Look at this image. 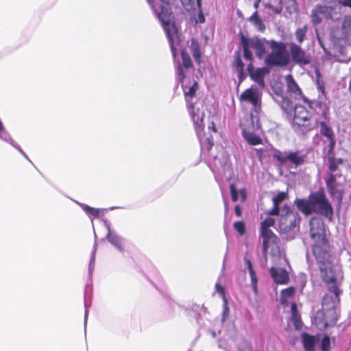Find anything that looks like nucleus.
<instances>
[{
	"mask_svg": "<svg viewBox=\"0 0 351 351\" xmlns=\"http://www.w3.org/2000/svg\"><path fill=\"white\" fill-rule=\"evenodd\" d=\"M232 66L236 69V70L244 69V64L241 60L240 51H236L234 53V61L232 63Z\"/></svg>",
	"mask_w": 351,
	"mask_h": 351,
	"instance_id": "obj_37",
	"label": "nucleus"
},
{
	"mask_svg": "<svg viewBox=\"0 0 351 351\" xmlns=\"http://www.w3.org/2000/svg\"><path fill=\"white\" fill-rule=\"evenodd\" d=\"M319 123L320 124V134L326 137L328 140V154H333L334 149L336 145V139L335 136L334 132L331 128H330L324 121H319Z\"/></svg>",
	"mask_w": 351,
	"mask_h": 351,
	"instance_id": "obj_16",
	"label": "nucleus"
},
{
	"mask_svg": "<svg viewBox=\"0 0 351 351\" xmlns=\"http://www.w3.org/2000/svg\"><path fill=\"white\" fill-rule=\"evenodd\" d=\"M230 190L232 201L235 202L238 200V192L234 184L232 183L230 184Z\"/></svg>",
	"mask_w": 351,
	"mask_h": 351,
	"instance_id": "obj_45",
	"label": "nucleus"
},
{
	"mask_svg": "<svg viewBox=\"0 0 351 351\" xmlns=\"http://www.w3.org/2000/svg\"><path fill=\"white\" fill-rule=\"evenodd\" d=\"M248 21L251 22L258 31L261 32L265 31V25L263 23L262 20L259 18L257 11L253 13V14L248 19Z\"/></svg>",
	"mask_w": 351,
	"mask_h": 351,
	"instance_id": "obj_31",
	"label": "nucleus"
},
{
	"mask_svg": "<svg viewBox=\"0 0 351 351\" xmlns=\"http://www.w3.org/2000/svg\"><path fill=\"white\" fill-rule=\"evenodd\" d=\"M308 30V24H305L302 27L296 29L295 31V36L298 43L301 44L304 41Z\"/></svg>",
	"mask_w": 351,
	"mask_h": 351,
	"instance_id": "obj_34",
	"label": "nucleus"
},
{
	"mask_svg": "<svg viewBox=\"0 0 351 351\" xmlns=\"http://www.w3.org/2000/svg\"><path fill=\"white\" fill-rule=\"evenodd\" d=\"M215 287L219 292V293L221 295V297L223 298L225 303H227V300L226 298V293L224 288L221 287L219 284H216Z\"/></svg>",
	"mask_w": 351,
	"mask_h": 351,
	"instance_id": "obj_48",
	"label": "nucleus"
},
{
	"mask_svg": "<svg viewBox=\"0 0 351 351\" xmlns=\"http://www.w3.org/2000/svg\"><path fill=\"white\" fill-rule=\"evenodd\" d=\"M330 246L327 239L314 241L312 247L313 254L317 262L331 258Z\"/></svg>",
	"mask_w": 351,
	"mask_h": 351,
	"instance_id": "obj_10",
	"label": "nucleus"
},
{
	"mask_svg": "<svg viewBox=\"0 0 351 351\" xmlns=\"http://www.w3.org/2000/svg\"><path fill=\"white\" fill-rule=\"evenodd\" d=\"M329 158L328 159V169L334 173L339 169V165H342L343 163V160L342 158H336L335 157V153L333 154H328Z\"/></svg>",
	"mask_w": 351,
	"mask_h": 351,
	"instance_id": "obj_30",
	"label": "nucleus"
},
{
	"mask_svg": "<svg viewBox=\"0 0 351 351\" xmlns=\"http://www.w3.org/2000/svg\"><path fill=\"white\" fill-rule=\"evenodd\" d=\"M309 197L313 213L319 214L329 221H332L334 214L333 208L324 192L313 193Z\"/></svg>",
	"mask_w": 351,
	"mask_h": 351,
	"instance_id": "obj_6",
	"label": "nucleus"
},
{
	"mask_svg": "<svg viewBox=\"0 0 351 351\" xmlns=\"http://www.w3.org/2000/svg\"><path fill=\"white\" fill-rule=\"evenodd\" d=\"M248 40L250 47L255 50L257 58L262 59L266 52L263 40L258 38H253L248 39Z\"/></svg>",
	"mask_w": 351,
	"mask_h": 351,
	"instance_id": "obj_22",
	"label": "nucleus"
},
{
	"mask_svg": "<svg viewBox=\"0 0 351 351\" xmlns=\"http://www.w3.org/2000/svg\"><path fill=\"white\" fill-rule=\"evenodd\" d=\"M318 85V89L322 93H324V86L323 84H320L319 82L317 83Z\"/></svg>",
	"mask_w": 351,
	"mask_h": 351,
	"instance_id": "obj_54",
	"label": "nucleus"
},
{
	"mask_svg": "<svg viewBox=\"0 0 351 351\" xmlns=\"http://www.w3.org/2000/svg\"><path fill=\"white\" fill-rule=\"evenodd\" d=\"M212 125H213V126H212V129H213V130L215 132H217V129H216L215 125V123H214L213 122H212Z\"/></svg>",
	"mask_w": 351,
	"mask_h": 351,
	"instance_id": "obj_57",
	"label": "nucleus"
},
{
	"mask_svg": "<svg viewBox=\"0 0 351 351\" xmlns=\"http://www.w3.org/2000/svg\"><path fill=\"white\" fill-rule=\"evenodd\" d=\"M270 47L271 51L267 56L265 60L267 65L285 66L289 63L290 58L286 43L272 40L270 41Z\"/></svg>",
	"mask_w": 351,
	"mask_h": 351,
	"instance_id": "obj_3",
	"label": "nucleus"
},
{
	"mask_svg": "<svg viewBox=\"0 0 351 351\" xmlns=\"http://www.w3.org/2000/svg\"><path fill=\"white\" fill-rule=\"evenodd\" d=\"M286 82L287 91L289 93L294 94L295 97L301 96L302 95L301 88L299 87L291 75H288L286 76Z\"/></svg>",
	"mask_w": 351,
	"mask_h": 351,
	"instance_id": "obj_25",
	"label": "nucleus"
},
{
	"mask_svg": "<svg viewBox=\"0 0 351 351\" xmlns=\"http://www.w3.org/2000/svg\"><path fill=\"white\" fill-rule=\"evenodd\" d=\"M189 114L191 117V119L193 121L196 132H201L204 130V113H199V110H197V112L195 111V106H193L192 108H188Z\"/></svg>",
	"mask_w": 351,
	"mask_h": 351,
	"instance_id": "obj_20",
	"label": "nucleus"
},
{
	"mask_svg": "<svg viewBox=\"0 0 351 351\" xmlns=\"http://www.w3.org/2000/svg\"><path fill=\"white\" fill-rule=\"evenodd\" d=\"M350 92L351 93V81L349 83V88H348Z\"/></svg>",
	"mask_w": 351,
	"mask_h": 351,
	"instance_id": "obj_60",
	"label": "nucleus"
},
{
	"mask_svg": "<svg viewBox=\"0 0 351 351\" xmlns=\"http://www.w3.org/2000/svg\"><path fill=\"white\" fill-rule=\"evenodd\" d=\"M147 2L154 11L157 18L160 21L168 38L172 55L176 58L177 50L174 45V40L176 38H178V29L176 25V19L171 10V1L162 3L160 10H156L154 4V0H147Z\"/></svg>",
	"mask_w": 351,
	"mask_h": 351,
	"instance_id": "obj_1",
	"label": "nucleus"
},
{
	"mask_svg": "<svg viewBox=\"0 0 351 351\" xmlns=\"http://www.w3.org/2000/svg\"><path fill=\"white\" fill-rule=\"evenodd\" d=\"M291 311L292 322L295 328H299L302 325V319L298 311L297 304L295 302H293L291 305Z\"/></svg>",
	"mask_w": 351,
	"mask_h": 351,
	"instance_id": "obj_32",
	"label": "nucleus"
},
{
	"mask_svg": "<svg viewBox=\"0 0 351 351\" xmlns=\"http://www.w3.org/2000/svg\"><path fill=\"white\" fill-rule=\"evenodd\" d=\"M295 293V288L294 287H289L281 291L280 300L282 303H285L287 300Z\"/></svg>",
	"mask_w": 351,
	"mask_h": 351,
	"instance_id": "obj_36",
	"label": "nucleus"
},
{
	"mask_svg": "<svg viewBox=\"0 0 351 351\" xmlns=\"http://www.w3.org/2000/svg\"><path fill=\"white\" fill-rule=\"evenodd\" d=\"M292 127L302 133H307L317 128L319 118L311 114L307 108L300 104L294 106Z\"/></svg>",
	"mask_w": 351,
	"mask_h": 351,
	"instance_id": "obj_2",
	"label": "nucleus"
},
{
	"mask_svg": "<svg viewBox=\"0 0 351 351\" xmlns=\"http://www.w3.org/2000/svg\"><path fill=\"white\" fill-rule=\"evenodd\" d=\"M335 2L343 7L351 8V0H336Z\"/></svg>",
	"mask_w": 351,
	"mask_h": 351,
	"instance_id": "obj_49",
	"label": "nucleus"
},
{
	"mask_svg": "<svg viewBox=\"0 0 351 351\" xmlns=\"http://www.w3.org/2000/svg\"><path fill=\"white\" fill-rule=\"evenodd\" d=\"M239 193L241 195V201L245 202L247 199V191L245 188H243L240 190Z\"/></svg>",
	"mask_w": 351,
	"mask_h": 351,
	"instance_id": "obj_51",
	"label": "nucleus"
},
{
	"mask_svg": "<svg viewBox=\"0 0 351 351\" xmlns=\"http://www.w3.org/2000/svg\"><path fill=\"white\" fill-rule=\"evenodd\" d=\"M274 157L282 165L289 162L295 167L304 165L306 160V156L305 154L301 155L298 152H291L287 155H284L281 152L276 151Z\"/></svg>",
	"mask_w": 351,
	"mask_h": 351,
	"instance_id": "obj_9",
	"label": "nucleus"
},
{
	"mask_svg": "<svg viewBox=\"0 0 351 351\" xmlns=\"http://www.w3.org/2000/svg\"><path fill=\"white\" fill-rule=\"evenodd\" d=\"M295 204L299 210L306 215H310L313 213L312 206L311 204L310 197L308 199H300L295 201Z\"/></svg>",
	"mask_w": 351,
	"mask_h": 351,
	"instance_id": "obj_24",
	"label": "nucleus"
},
{
	"mask_svg": "<svg viewBox=\"0 0 351 351\" xmlns=\"http://www.w3.org/2000/svg\"><path fill=\"white\" fill-rule=\"evenodd\" d=\"M342 38L348 39L351 36V16H346L343 19L342 25Z\"/></svg>",
	"mask_w": 351,
	"mask_h": 351,
	"instance_id": "obj_29",
	"label": "nucleus"
},
{
	"mask_svg": "<svg viewBox=\"0 0 351 351\" xmlns=\"http://www.w3.org/2000/svg\"><path fill=\"white\" fill-rule=\"evenodd\" d=\"M108 241L114 245L115 247L121 250V241L119 236L113 233H108L107 235Z\"/></svg>",
	"mask_w": 351,
	"mask_h": 351,
	"instance_id": "obj_40",
	"label": "nucleus"
},
{
	"mask_svg": "<svg viewBox=\"0 0 351 351\" xmlns=\"http://www.w3.org/2000/svg\"><path fill=\"white\" fill-rule=\"evenodd\" d=\"M287 197V193L286 192H280L277 195L273 197L272 202L273 204H276L280 206V204L283 202Z\"/></svg>",
	"mask_w": 351,
	"mask_h": 351,
	"instance_id": "obj_44",
	"label": "nucleus"
},
{
	"mask_svg": "<svg viewBox=\"0 0 351 351\" xmlns=\"http://www.w3.org/2000/svg\"><path fill=\"white\" fill-rule=\"evenodd\" d=\"M309 107L315 111L317 115H320L324 120L327 119L329 108L324 102L319 100L309 101Z\"/></svg>",
	"mask_w": 351,
	"mask_h": 351,
	"instance_id": "obj_21",
	"label": "nucleus"
},
{
	"mask_svg": "<svg viewBox=\"0 0 351 351\" xmlns=\"http://www.w3.org/2000/svg\"><path fill=\"white\" fill-rule=\"evenodd\" d=\"M267 214L270 216H279L280 215V206L273 204L271 209L267 211Z\"/></svg>",
	"mask_w": 351,
	"mask_h": 351,
	"instance_id": "obj_46",
	"label": "nucleus"
},
{
	"mask_svg": "<svg viewBox=\"0 0 351 351\" xmlns=\"http://www.w3.org/2000/svg\"><path fill=\"white\" fill-rule=\"evenodd\" d=\"M161 1V3H167V2H169V1H172L173 0H160Z\"/></svg>",
	"mask_w": 351,
	"mask_h": 351,
	"instance_id": "obj_58",
	"label": "nucleus"
},
{
	"mask_svg": "<svg viewBox=\"0 0 351 351\" xmlns=\"http://www.w3.org/2000/svg\"><path fill=\"white\" fill-rule=\"evenodd\" d=\"M317 263L318 264L320 276L323 282L328 286H330L328 288V291L333 293L339 301L341 291L337 285V279L335 272L332 269V263L330 259L318 261Z\"/></svg>",
	"mask_w": 351,
	"mask_h": 351,
	"instance_id": "obj_4",
	"label": "nucleus"
},
{
	"mask_svg": "<svg viewBox=\"0 0 351 351\" xmlns=\"http://www.w3.org/2000/svg\"><path fill=\"white\" fill-rule=\"evenodd\" d=\"M249 273H250V278H251L252 284L254 290L255 291H257V282H258V279H257V277L256 276L255 271H254V269H252L251 271H250Z\"/></svg>",
	"mask_w": 351,
	"mask_h": 351,
	"instance_id": "obj_47",
	"label": "nucleus"
},
{
	"mask_svg": "<svg viewBox=\"0 0 351 351\" xmlns=\"http://www.w3.org/2000/svg\"><path fill=\"white\" fill-rule=\"evenodd\" d=\"M301 337L304 351H315V345L317 341L315 336L307 332H303Z\"/></svg>",
	"mask_w": 351,
	"mask_h": 351,
	"instance_id": "obj_23",
	"label": "nucleus"
},
{
	"mask_svg": "<svg viewBox=\"0 0 351 351\" xmlns=\"http://www.w3.org/2000/svg\"><path fill=\"white\" fill-rule=\"evenodd\" d=\"M234 213L237 217H241L242 215V210L239 205H236L234 207Z\"/></svg>",
	"mask_w": 351,
	"mask_h": 351,
	"instance_id": "obj_52",
	"label": "nucleus"
},
{
	"mask_svg": "<svg viewBox=\"0 0 351 351\" xmlns=\"http://www.w3.org/2000/svg\"><path fill=\"white\" fill-rule=\"evenodd\" d=\"M321 15V13L318 10V5H317L315 9L312 10L311 15V21L314 25L317 26L322 23V19L320 16Z\"/></svg>",
	"mask_w": 351,
	"mask_h": 351,
	"instance_id": "obj_38",
	"label": "nucleus"
},
{
	"mask_svg": "<svg viewBox=\"0 0 351 351\" xmlns=\"http://www.w3.org/2000/svg\"><path fill=\"white\" fill-rule=\"evenodd\" d=\"M301 217L296 212H293L288 204L283 206L279 219V232L289 234L299 229Z\"/></svg>",
	"mask_w": 351,
	"mask_h": 351,
	"instance_id": "obj_5",
	"label": "nucleus"
},
{
	"mask_svg": "<svg viewBox=\"0 0 351 351\" xmlns=\"http://www.w3.org/2000/svg\"><path fill=\"white\" fill-rule=\"evenodd\" d=\"M241 351H252L250 348V347H245L243 348Z\"/></svg>",
	"mask_w": 351,
	"mask_h": 351,
	"instance_id": "obj_56",
	"label": "nucleus"
},
{
	"mask_svg": "<svg viewBox=\"0 0 351 351\" xmlns=\"http://www.w3.org/2000/svg\"><path fill=\"white\" fill-rule=\"evenodd\" d=\"M258 4H259V1H256V2L254 3V7H255L256 8H257L258 7Z\"/></svg>",
	"mask_w": 351,
	"mask_h": 351,
	"instance_id": "obj_59",
	"label": "nucleus"
},
{
	"mask_svg": "<svg viewBox=\"0 0 351 351\" xmlns=\"http://www.w3.org/2000/svg\"><path fill=\"white\" fill-rule=\"evenodd\" d=\"M191 52L197 63H200L202 58V51L200 48V44L195 38L191 40V45L189 46Z\"/></svg>",
	"mask_w": 351,
	"mask_h": 351,
	"instance_id": "obj_26",
	"label": "nucleus"
},
{
	"mask_svg": "<svg viewBox=\"0 0 351 351\" xmlns=\"http://www.w3.org/2000/svg\"><path fill=\"white\" fill-rule=\"evenodd\" d=\"M247 70L251 79L256 82L260 87L264 88L265 86L264 79L265 77L269 74V69L266 66L255 69L253 64L250 62L247 65Z\"/></svg>",
	"mask_w": 351,
	"mask_h": 351,
	"instance_id": "obj_15",
	"label": "nucleus"
},
{
	"mask_svg": "<svg viewBox=\"0 0 351 351\" xmlns=\"http://www.w3.org/2000/svg\"><path fill=\"white\" fill-rule=\"evenodd\" d=\"M182 61L178 63L176 73L178 82H182L186 78V71L189 69H193V64L189 53L185 49L180 51Z\"/></svg>",
	"mask_w": 351,
	"mask_h": 351,
	"instance_id": "obj_11",
	"label": "nucleus"
},
{
	"mask_svg": "<svg viewBox=\"0 0 351 351\" xmlns=\"http://www.w3.org/2000/svg\"><path fill=\"white\" fill-rule=\"evenodd\" d=\"M82 208L83 210L86 213V214L95 218L104 215V210L99 208H95L88 205H83Z\"/></svg>",
	"mask_w": 351,
	"mask_h": 351,
	"instance_id": "obj_35",
	"label": "nucleus"
},
{
	"mask_svg": "<svg viewBox=\"0 0 351 351\" xmlns=\"http://www.w3.org/2000/svg\"><path fill=\"white\" fill-rule=\"evenodd\" d=\"M242 133L244 138L250 145H257L262 143V139L258 135L247 131L246 128H243Z\"/></svg>",
	"mask_w": 351,
	"mask_h": 351,
	"instance_id": "obj_27",
	"label": "nucleus"
},
{
	"mask_svg": "<svg viewBox=\"0 0 351 351\" xmlns=\"http://www.w3.org/2000/svg\"><path fill=\"white\" fill-rule=\"evenodd\" d=\"M237 71L238 72V77H239V82H241L245 78L244 69H239V70H237Z\"/></svg>",
	"mask_w": 351,
	"mask_h": 351,
	"instance_id": "obj_50",
	"label": "nucleus"
},
{
	"mask_svg": "<svg viewBox=\"0 0 351 351\" xmlns=\"http://www.w3.org/2000/svg\"><path fill=\"white\" fill-rule=\"evenodd\" d=\"M204 21V16H202V19H200V22H201V23H203Z\"/></svg>",
	"mask_w": 351,
	"mask_h": 351,
	"instance_id": "obj_62",
	"label": "nucleus"
},
{
	"mask_svg": "<svg viewBox=\"0 0 351 351\" xmlns=\"http://www.w3.org/2000/svg\"><path fill=\"white\" fill-rule=\"evenodd\" d=\"M256 152H257V154H258L260 157H261V155H262V154H263V149H256Z\"/></svg>",
	"mask_w": 351,
	"mask_h": 351,
	"instance_id": "obj_55",
	"label": "nucleus"
},
{
	"mask_svg": "<svg viewBox=\"0 0 351 351\" xmlns=\"http://www.w3.org/2000/svg\"><path fill=\"white\" fill-rule=\"evenodd\" d=\"M233 228L241 236L245 233V225L242 221H238L234 223Z\"/></svg>",
	"mask_w": 351,
	"mask_h": 351,
	"instance_id": "obj_42",
	"label": "nucleus"
},
{
	"mask_svg": "<svg viewBox=\"0 0 351 351\" xmlns=\"http://www.w3.org/2000/svg\"><path fill=\"white\" fill-rule=\"evenodd\" d=\"M322 307L325 308H335V302L332 296L328 294L324 295L322 298Z\"/></svg>",
	"mask_w": 351,
	"mask_h": 351,
	"instance_id": "obj_41",
	"label": "nucleus"
},
{
	"mask_svg": "<svg viewBox=\"0 0 351 351\" xmlns=\"http://www.w3.org/2000/svg\"><path fill=\"white\" fill-rule=\"evenodd\" d=\"M319 43H320V44H321V46L323 47V49H324V46H323V44L322 43V42H321V40H319Z\"/></svg>",
	"mask_w": 351,
	"mask_h": 351,
	"instance_id": "obj_64",
	"label": "nucleus"
},
{
	"mask_svg": "<svg viewBox=\"0 0 351 351\" xmlns=\"http://www.w3.org/2000/svg\"><path fill=\"white\" fill-rule=\"evenodd\" d=\"M325 232L324 221L318 217H312L310 220V235L311 239L314 241L326 239Z\"/></svg>",
	"mask_w": 351,
	"mask_h": 351,
	"instance_id": "obj_14",
	"label": "nucleus"
},
{
	"mask_svg": "<svg viewBox=\"0 0 351 351\" xmlns=\"http://www.w3.org/2000/svg\"><path fill=\"white\" fill-rule=\"evenodd\" d=\"M337 319L335 308L322 307L315 313L313 323L319 330H322L328 326H335Z\"/></svg>",
	"mask_w": 351,
	"mask_h": 351,
	"instance_id": "obj_8",
	"label": "nucleus"
},
{
	"mask_svg": "<svg viewBox=\"0 0 351 351\" xmlns=\"http://www.w3.org/2000/svg\"><path fill=\"white\" fill-rule=\"evenodd\" d=\"M326 187L328 193L333 197H341L343 195L342 190L340 189V184L337 182L336 177L332 173H329L328 178L326 181Z\"/></svg>",
	"mask_w": 351,
	"mask_h": 351,
	"instance_id": "obj_18",
	"label": "nucleus"
},
{
	"mask_svg": "<svg viewBox=\"0 0 351 351\" xmlns=\"http://www.w3.org/2000/svg\"><path fill=\"white\" fill-rule=\"evenodd\" d=\"M245 263H246V265L247 266V269H248L249 271H251L252 269H254L252 263L249 259L245 258Z\"/></svg>",
	"mask_w": 351,
	"mask_h": 351,
	"instance_id": "obj_53",
	"label": "nucleus"
},
{
	"mask_svg": "<svg viewBox=\"0 0 351 351\" xmlns=\"http://www.w3.org/2000/svg\"><path fill=\"white\" fill-rule=\"evenodd\" d=\"M280 107L286 113L289 114L293 109V103L289 99L283 97L280 102Z\"/></svg>",
	"mask_w": 351,
	"mask_h": 351,
	"instance_id": "obj_39",
	"label": "nucleus"
},
{
	"mask_svg": "<svg viewBox=\"0 0 351 351\" xmlns=\"http://www.w3.org/2000/svg\"><path fill=\"white\" fill-rule=\"evenodd\" d=\"M182 84L187 108H192L195 106L192 99L196 96V92L199 88L198 83L194 79L188 80L187 82H180Z\"/></svg>",
	"mask_w": 351,
	"mask_h": 351,
	"instance_id": "obj_13",
	"label": "nucleus"
},
{
	"mask_svg": "<svg viewBox=\"0 0 351 351\" xmlns=\"http://www.w3.org/2000/svg\"><path fill=\"white\" fill-rule=\"evenodd\" d=\"M200 1H201V0H197V2L199 5H200Z\"/></svg>",
	"mask_w": 351,
	"mask_h": 351,
	"instance_id": "obj_63",
	"label": "nucleus"
},
{
	"mask_svg": "<svg viewBox=\"0 0 351 351\" xmlns=\"http://www.w3.org/2000/svg\"><path fill=\"white\" fill-rule=\"evenodd\" d=\"M290 54L292 60L299 65H306L311 63V56L298 44H289Z\"/></svg>",
	"mask_w": 351,
	"mask_h": 351,
	"instance_id": "obj_12",
	"label": "nucleus"
},
{
	"mask_svg": "<svg viewBox=\"0 0 351 351\" xmlns=\"http://www.w3.org/2000/svg\"><path fill=\"white\" fill-rule=\"evenodd\" d=\"M241 44L243 49L244 58L252 63L253 55L252 51L250 50L249 40L245 37L243 34H241Z\"/></svg>",
	"mask_w": 351,
	"mask_h": 351,
	"instance_id": "obj_28",
	"label": "nucleus"
},
{
	"mask_svg": "<svg viewBox=\"0 0 351 351\" xmlns=\"http://www.w3.org/2000/svg\"><path fill=\"white\" fill-rule=\"evenodd\" d=\"M275 219L267 217L261 223L260 234L263 238V253L267 254L269 247L272 245H277L279 239L276 234L271 230V227L275 225Z\"/></svg>",
	"mask_w": 351,
	"mask_h": 351,
	"instance_id": "obj_7",
	"label": "nucleus"
},
{
	"mask_svg": "<svg viewBox=\"0 0 351 351\" xmlns=\"http://www.w3.org/2000/svg\"><path fill=\"white\" fill-rule=\"evenodd\" d=\"M318 10L326 19H333L335 8L332 6L318 5Z\"/></svg>",
	"mask_w": 351,
	"mask_h": 351,
	"instance_id": "obj_33",
	"label": "nucleus"
},
{
	"mask_svg": "<svg viewBox=\"0 0 351 351\" xmlns=\"http://www.w3.org/2000/svg\"><path fill=\"white\" fill-rule=\"evenodd\" d=\"M209 144H210V145H209L208 149H210L213 146V143L209 142Z\"/></svg>",
	"mask_w": 351,
	"mask_h": 351,
	"instance_id": "obj_61",
	"label": "nucleus"
},
{
	"mask_svg": "<svg viewBox=\"0 0 351 351\" xmlns=\"http://www.w3.org/2000/svg\"><path fill=\"white\" fill-rule=\"evenodd\" d=\"M269 273L276 284L285 285L289 281V274L285 269L271 267Z\"/></svg>",
	"mask_w": 351,
	"mask_h": 351,
	"instance_id": "obj_19",
	"label": "nucleus"
},
{
	"mask_svg": "<svg viewBox=\"0 0 351 351\" xmlns=\"http://www.w3.org/2000/svg\"><path fill=\"white\" fill-rule=\"evenodd\" d=\"M320 348L322 351L330 350V339L328 335H324L322 338Z\"/></svg>",
	"mask_w": 351,
	"mask_h": 351,
	"instance_id": "obj_43",
	"label": "nucleus"
},
{
	"mask_svg": "<svg viewBox=\"0 0 351 351\" xmlns=\"http://www.w3.org/2000/svg\"><path fill=\"white\" fill-rule=\"evenodd\" d=\"M241 101H247L256 108L259 105L261 97L256 88H250L245 90L240 96Z\"/></svg>",
	"mask_w": 351,
	"mask_h": 351,
	"instance_id": "obj_17",
	"label": "nucleus"
}]
</instances>
